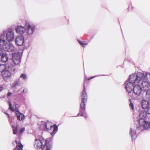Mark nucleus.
<instances>
[{
    "label": "nucleus",
    "instance_id": "obj_1",
    "mask_svg": "<svg viewBox=\"0 0 150 150\" xmlns=\"http://www.w3.org/2000/svg\"><path fill=\"white\" fill-rule=\"evenodd\" d=\"M44 131H48L50 133L52 137L48 138L45 140L43 150H51L53 146V138L54 134L58 130V126L55 124L50 126V128L47 127V123L45 122L43 124Z\"/></svg>",
    "mask_w": 150,
    "mask_h": 150
},
{
    "label": "nucleus",
    "instance_id": "obj_2",
    "mask_svg": "<svg viewBox=\"0 0 150 150\" xmlns=\"http://www.w3.org/2000/svg\"><path fill=\"white\" fill-rule=\"evenodd\" d=\"M138 76V72L130 75L128 79L125 81L124 85L125 86L126 90L129 93L133 91L134 86L137 82L140 81V79L139 81L138 79L139 77H137Z\"/></svg>",
    "mask_w": 150,
    "mask_h": 150
},
{
    "label": "nucleus",
    "instance_id": "obj_3",
    "mask_svg": "<svg viewBox=\"0 0 150 150\" xmlns=\"http://www.w3.org/2000/svg\"><path fill=\"white\" fill-rule=\"evenodd\" d=\"M0 69V74L2 75L3 79L8 82L10 80L12 74L14 73L16 68V66L10 64L7 67L3 65Z\"/></svg>",
    "mask_w": 150,
    "mask_h": 150
},
{
    "label": "nucleus",
    "instance_id": "obj_4",
    "mask_svg": "<svg viewBox=\"0 0 150 150\" xmlns=\"http://www.w3.org/2000/svg\"><path fill=\"white\" fill-rule=\"evenodd\" d=\"M87 95L85 91V88L84 86L83 90L81 94V102L80 103L79 112L76 117L79 116H83L85 119L87 118V116L85 111L86 103L87 101Z\"/></svg>",
    "mask_w": 150,
    "mask_h": 150
},
{
    "label": "nucleus",
    "instance_id": "obj_5",
    "mask_svg": "<svg viewBox=\"0 0 150 150\" xmlns=\"http://www.w3.org/2000/svg\"><path fill=\"white\" fill-rule=\"evenodd\" d=\"M139 81V79L140 81L139 82H137L135 83L133 90L134 93L137 95L138 96L141 97L143 96L145 91L146 85L144 84V82L142 79H138Z\"/></svg>",
    "mask_w": 150,
    "mask_h": 150
},
{
    "label": "nucleus",
    "instance_id": "obj_6",
    "mask_svg": "<svg viewBox=\"0 0 150 150\" xmlns=\"http://www.w3.org/2000/svg\"><path fill=\"white\" fill-rule=\"evenodd\" d=\"M15 35L13 29H8L6 31H4L0 36V40L1 41H4V43L6 40L10 42L13 41Z\"/></svg>",
    "mask_w": 150,
    "mask_h": 150
},
{
    "label": "nucleus",
    "instance_id": "obj_7",
    "mask_svg": "<svg viewBox=\"0 0 150 150\" xmlns=\"http://www.w3.org/2000/svg\"><path fill=\"white\" fill-rule=\"evenodd\" d=\"M147 113L146 111L145 110L140 111L139 114V120H138V122H139L141 126H143L144 128L146 127L145 126H149V124L148 122L146 121L147 118Z\"/></svg>",
    "mask_w": 150,
    "mask_h": 150
},
{
    "label": "nucleus",
    "instance_id": "obj_8",
    "mask_svg": "<svg viewBox=\"0 0 150 150\" xmlns=\"http://www.w3.org/2000/svg\"><path fill=\"white\" fill-rule=\"evenodd\" d=\"M10 55H11V58L14 65H18L21 62L22 54L19 52H11L10 53ZM14 65V64H13Z\"/></svg>",
    "mask_w": 150,
    "mask_h": 150
},
{
    "label": "nucleus",
    "instance_id": "obj_9",
    "mask_svg": "<svg viewBox=\"0 0 150 150\" xmlns=\"http://www.w3.org/2000/svg\"><path fill=\"white\" fill-rule=\"evenodd\" d=\"M138 77L142 79L144 82V84L146 85L150 84V73L144 72L142 71L138 72Z\"/></svg>",
    "mask_w": 150,
    "mask_h": 150
},
{
    "label": "nucleus",
    "instance_id": "obj_10",
    "mask_svg": "<svg viewBox=\"0 0 150 150\" xmlns=\"http://www.w3.org/2000/svg\"><path fill=\"white\" fill-rule=\"evenodd\" d=\"M25 26L26 28L25 33L27 35L30 36L33 35L35 31V25H30L29 23L26 22Z\"/></svg>",
    "mask_w": 150,
    "mask_h": 150
},
{
    "label": "nucleus",
    "instance_id": "obj_11",
    "mask_svg": "<svg viewBox=\"0 0 150 150\" xmlns=\"http://www.w3.org/2000/svg\"><path fill=\"white\" fill-rule=\"evenodd\" d=\"M45 142V140L42 137L40 139H35L34 144V146L35 149H41L43 150V147L44 145H43V143Z\"/></svg>",
    "mask_w": 150,
    "mask_h": 150
},
{
    "label": "nucleus",
    "instance_id": "obj_12",
    "mask_svg": "<svg viewBox=\"0 0 150 150\" xmlns=\"http://www.w3.org/2000/svg\"><path fill=\"white\" fill-rule=\"evenodd\" d=\"M25 38L24 35H17L16 36L15 43L18 46H24Z\"/></svg>",
    "mask_w": 150,
    "mask_h": 150
},
{
    "label": "nucleus",
    "instance_id": "obj_13",
    "mask_svg": "<svg viewBox=\"0 0 150 150\" xmlns=\"http://www.w3.org/2000/svg\"><path fill=\"white\" fill-rule=\"evenodd\" d=\"M3 47V50L4 51H7L8 52H12L14 50V48L13 46L10 43H7L5 42L2 45Z\"/></svg>",
    "mask_w": 150,
    "mask_h": 150
},
{
    "label": "nucleus",
    "instance_id": "obj_14",
    "mask_svg": "<svg viewBox=\"0 0 150 150\" xmlns=\"http://www.w3.org/2000/svg\"><path fill=\"white\" fill-rule=\"evenodd\" d=\"M15 30L17 33L20 34L19 35H23L26 31L25 26L18 25L16 27Z\"/></svg>",
    "mask_w": 150,
    "mask_h": 150
},
{
    "label": "nucleus",
    "instance_id": "obj_15",
    "mask_svg": "<svg viewBox=\"0 0 150 150\" xmlns=\"http://www.w3.org/2000/svg\"><path fill=\"white\" fill-rule=\"evenodd\" d=\"M17 117V119L23 121L25 119V115L22 114L18 110H16V116L11 118V120L12 122L14 120V118Z\"/></svg>",
    "mask_w": 150,
    "mask_h": 150
},
{
    "label": "nucleus",
    "instance_id": "obj_16",
    "mask_svg": "<svg viewBox=\"0 0 150 150\" xmlns=\"http://www.w3.org/2000/svg\"><path fill=\"white\" fill-rule=\"evenodd\" d=\"M141 106L144 110L147 109L150 106V99L146 100L143 99L141 103Z\"/></svg>",
    "mask_w": 150,
    "mask_h": 150
},
{
    "label": "nucleus",
    "instance_id": "obj_17",
    "mask_svg": "<svg viewBox=\"0 0 150 150\" xmlns=\"http://www.w3.org/2000/svg\"><path fill=\"white\" fill-rule=\"evenodd\" d=\"M0 59L2 62L5 63L8 60V57L5 51H4L0 56Z\"/></svg>",
    "mask_w": 150,
    "mask_h": 150
},
{
    "label": "nucleus",
    "instance_id": "obj_18",
    "mask_svg": "<svg viewBox=\"0 0 150 150\" xmlns=\"http://www.w3.org/2000/svg\"><path fill=\"white\" fill-rule=\"evenodd\" d=\"M14 142H15L17 144L16 147L14 148L13 150H23V145L21 143L20 141L18 143V142L16 140H15L14 142H13V144L15 145Z\"/></svg>",
    "mask_w": 150,
    "mask_h": 150
},
{
    "label": "nucleus",
    "instance_id": "obj_19",
    "mask_svg": "<svg viewBox=\"0 0 150 150\" xmlns=\"http://www.w3.org/2000/svg\"><path fill=\"white\" fill-rule=\"evenodd\" d=\"M129 134L132 137V141H133V140H134L137 137V135L136 130L134 129L133 130L132 128H130Z\"/></svg>",
    "mask_w": 150,
    "mask_h": 150
},
{
    "label": "nucleus",
    "instance_id": "obj_20",
    "mask_svg": "<svg viewBox=\"0 0 150 150\" xmlns=\"http://www.w3.org/2000/svg\"><path fill=\"white\" fill-rule=\"evenodd\" d=\"M145 91L144 92V93H145L146 99H150V89H149L148 88H146Z\"/></svg>",
    "mask_w": 150,
    "mask_h": 150
},
{
    "label": "nucleus",
    "instance_id": "obj_21",
    "mask_svg": "<svg viewBox=\"0 0 150 150\" xmlns=\"http://www.w3.org/2000/svg\"><path fill=\"white\" fill-rule=\"evenodd\" d=\"M139 126H137L136 127V129L137 130V131H140L141 130V131H142V130L144 129H149V126H145V127H146L145 128H144L143 126H141V125H140V123L139 122Z\"/></svg>",
    "mask_w": 150,
    "mask_h": 150
},
{
    "label": "nucleus",
    "instance_id": "obj_22",
    "mask_svg": "<svg viewBox=\"0 0 150 150\" xmlns=\"http://www.w3.org/2000/svg\"><path fill=\"white\" fill-rule=\"evenodd\" d=\"M77 40L80 45L83 47H85L88 44V43H85L83 41H81L78 39H77Z\"/></svg>",
    "mask_w": 150,
    "mask_h": 150
},
{
    "label": "nucleus",
    "instance_id": "obj_23",
    "mask_svg": "<svg viewBox=\"0 0 150 150\" xmlns=\"http://www.w3.org/2000/svg\"><path fill=\"white\" fill-rule=\"evenodd\" d=\"M8 103L9 105V109L12 112H14V110L12 106V103L11 101H8Z\"/></svg>",
    "mask_w": 150,
    "mask_h": 150
},
{
    "label": "nucleus",
    "instance_id": "obj_24",
    "mask_svg": "<svg viewBox=\"0 0 150 150\" xmlns=\"http://www.w3.org/2000/svg\"><path fill=\"white\" fill-rule=\"evenodd\" d=\"M107 76V75H104V74H101V75H96L94 76H91L90 77H89L87 78V81H88L91 79L100 76Z\"/></svg>",
    "mask_w": 150,
    "mask_h": 150
},
{
    "label": "nucleus",
    "instance_id": "obj_25",
    "mask_svg": "<svg viewBox=\"0 0 150 150\" xmlns=\"http://www.w3.org/2000/svg\"><path fill=\"white\" fill-rule=\"evenodd\" d=\"M12 129L13 131V134H16L18 133V129L17 127H15L14 126H12Z\"/></svg>",
    "mask_w": 150,
    "mask_h": 150
},
{
    "label": "nucleus",
    "instance_id": "obj_26",
    "mask_svg": "<svg viewBox=\"0 0 150 150\" xmlns=\"http://www.w3.org/2000/svg\"><path fill=\"white\" fill-rule=\"evenodd\" d=\"M20 77L23 80L26 79L27 78L26 75L25 73L21 74L20 75Z\"/></svg>",
    "mask_w": 150,
    "mask_h": 150
},
{
    "label": "nucleus",
    "instance_id": "obj_27",
    "mask_svg": "<svg viewBox=\"0 0 150 150\" xmlns=\"http://www.w3.org/2000/svg\"><path fill=\"white\" fill-rule=\"evenodd\" d=\"M130 103L129 104V106L131 110H134V106L133 103H132L131 100H130Z\"/></svg>",
    "mask_w": 150,
    "mask_h": 150
},
{
    "label": "nucleus",
    "instance_id": "obj_28",
    "mask_svg": "<svg viewBox=\"0 0 150 150\" xmlns=\"http://www.w3.org/2000/svg\"><path fill=\"white\" fill-rule=\"evenodd\" d=\"M18 84V81H15L13 83L12 87L14 88Z\"/></svg>",
    "mask_w": 150,
    "mask_h": 150
},
{
    "label": "nucleus",
    "instance_id": "obj_29",
    "mask_svg": "<svg viewBox=\"0 0 150 150\" xmlns=\"http://www.w3.org/2000/svg\"><path fill=\"white\" fill-rule=\"evenodd\" d=\"M84 78H85V80L84 82H83V90L82 92L83 91V90L84 86L85 87V83H86V80H87V76L85 75ZM85 88H86V87H85Z\"/></svg>",
    "mask_w": 150,
    "mask_h": 150
},
{
    "label": "nucleus",
    "instance_id": "obj_30",
    "mask_svg": "<svg viewBox=\"0 0 150 150\" xmlns=\"http://www.w3.org/2000/svg\"><path fill=\"white\" fill-rule=\"evenodd\" d=\"M146 111L147 114L150 115V106L148 107Z\"/></svg>",
    "mask_w": 150,
    "mask_h": 150
},
{
    "label": "nucleus",
    "instance_id": "obj_31",
    "mask_svg": "<svg viewBox=\"0 0 150 150\" xmlns=\"http://www.w3.org/2000/svg\"><path fill=\"white\" fill-rule=\"evenodd\" d=\"M12 94V93L10 92H8L6 94V96L7 97H9Z\"/></svg>",
    "mask_w": 150,
    "mask_h": 150
},
{
    "label": "nucleus",
    "instance_id": "obj_32",
    "mask_svg": "<svg viewBox=\"0 0 150 150\" xmlns=\"http://www.w3.org/2000/svg\"><path fill=\"white\" fill-rule=\"evenodd\" d=\"M25 130V128L24 127H23L20 130V131L21 132H23Z\"/></svg>",
    "mask_w": 150,
    "mask_h": 150
},
{
    "label": "nucleus",
    "instance_id": "obj_33",
    "mask_svg": "<svg viewBox=\"0 0 150 150\" xmlns=\"http://www.w3.org/2000/svg\"><path fill=\"white\" fill-rule=\"evenodd\" d=\"M4 89V87L2 86H0V92L2 91Z\"/></svg>",
    "mask_w": 150,
    "mask_h": 150
},
{
    "label": "nucleus",
    "instance_id": "obj_34",
    "mask_svg": "<svg viewBox=\"0 0 150 150\" xmlns=\"http://www.w3.org/2000/svg\"><path fill=\"white\" fill-rule=\"evenodd\" d=\"M4 113L6 114L8 117L9 118H10V116L6 112H4Z\"/></svg>",
    "mask_w": 150,
    "mask_h": 150
},
{
    "label": "nucleus",
    "instance_id": "obj_35",
    "mask_svg": "<svg viewBox=\"0 0 150 150\" xmlns=\"http://www.w3.org/2000/svg\"><path fill=\"white\" fill-rule=\"evenodd\" d=\"M27 91V90L26 89H24L23 91L21 92L22 93H25Z\"/></svg>",
    "mask_w": 150,
    "mask_h": 150
},
{
    "label": "nucleus",
    "instance_id": "obj_36",
    "mask_svg": "<svg viewBox=\"0 0 150 150\" xmlns=\"http://www.w3.org/2000/svg\"><path fill=\"white\" fill-rule=\"evenodd\" d=\"M148 123L149 124V129L150 128V122H148Z\"/></svg>",
    "mask_w": 150,
    "mask_h": 150
},
{
    "label": "nucleus",
    "instance_id": "obj_37",
    "mask_svg": "<svg viewBox=\"0 0 150 150\" xmlns=\"http://www.w3.org/2000/svg\"><path fill=\"white\" fill-rule=\"evenodd\" d=\"M5 97V96H2V97H0V98H4Z\"/></svg>",
    "mask_w": 150,
    "mask_h": 150
},
{
    "label": "nucleus",
    "instance_id": "obj_38",
    "mask_svg": "<svg viewBox=\"0 0 150 150\" xmlns=\"http://www.w3.org/2000/svg\"><path fill=\"white\" fill-rule=\"evenodd\" d=\"M18 104H16L15 105V107L16 108L18 106Z\"/></svg>",
    "mask_w": 150,
    "mask_h": 150
},
{
    "label": "nucleus",
    "instance_id": "obj_39",
    "mask_svg": "<svg viewBox=\"0 0 150 150\" xmlns=\"http://www.w3.org/2000/svg\"><path fill=\"white\" fill-rule=\"evenodd\" d=\"M3 65H0V69L1 68V67H3Z\"/></svg>",
    "mask_w": 150,
    "mask_h": 150
}]
</instances>
